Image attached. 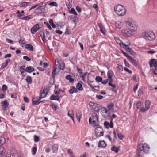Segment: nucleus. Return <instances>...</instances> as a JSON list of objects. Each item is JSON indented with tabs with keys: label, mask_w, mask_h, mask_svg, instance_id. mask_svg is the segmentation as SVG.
Here are the masks:
<instances>
[{
	"label": "nucleus",
	"mask_w": 157,
	"mask_h": 157,
	"mask_svg": "<svg viewBox=\"0 0 157 157\" xmlns=\"http://www.w3.org/2000/svg\"><path fill=\"white\" fill-rule=\"evenodd\" d=\"M150 149V147L147 143L139 144L136 151L137 157H142L144 153L148 154L149 152Z\"/></svg>",
	"instance_id": "nucleus-1"
},
{
	"label": "nucleus",
	"mask_w": 157,
	"mask_h": 157,
	"mask_svg": "<svg viewBox=\"0 0 157 157\" xmlns=\"http://www.w3.org/2000/svg\"><path fill=\"white\" fill-rule=\"evenodd\" d=\"M124 22L127 27L132 32H134L137 31V26L134 21L131 19H129L125 20Z\"/></svg>",
	"instance_id": "nucleus-2"
},
{
	"label": "nucleus",
	"mask_w": 157,
	"mask_h": 157,
	"mask_svg": "<svg viewBox=\"0 0 157 157\" xmlns=\"http://www.w3.org/2000/svg\"><path fill=\"white\" fill-rule=\"evenodd\" d=\"M114 10L116 14L120 16H124L126 12L125 8L120 4L116 5L114 7Z\"/></svg>",
	"instance_id": "nucleus-3"
},
{
	"label": "nucleus",
	"mask_w": 157,
	"mask_h": 157,
	"mask_svg": "<svg viewBox=\"0 0 157 157\" xmlns=\"http://www.w3.org/2000/svg\"><path fill=\"white\" fill-rule=\"evenodd\" d=\"M142 36L146 39L150 41H152L155 38V36L153 32L147 31L143 32Z\"/></svg>",
	"instance_id": "nucleus-4"
},
{
	"label": "nucleus",
	"mask_w": 157,
	"mask_h": 157,
	"mask_svg": "<svg viewBox=\"0 0 157 157\" xmlns=\"http://www.w3.org/2000/svg\"><path fill=\"white\" fill-rule=\"evenodd\" d=\"M98 118L96 113H92L91 117H89V123L92 122L94 126H97L98 125Z\"/></svg>",
	"instance_id": "nucleus-5"
},
{
	"label": "nucleus",
	"mask_w": 157,
	"mask_h": 157,
	"mask_svg": "<svg viewBox=\"0 0 157 157\" xmlns=\"http://www.w3.org/2000/svg\"><path fill=\"white\" fill-rule=\"evenodd\" d=\"M133 32L129 29H124L122 30L123 35L125 37H130L133 36Z\"/></svg>",
	"instance_id": "nucleus-6"
},
{
	"label": "nucleus",
	"mask_w": 157,
	"mask_h": 157,
	"mask_svg": "<svg viewBox=\"0 0 157 157\" xmlns=\"http://www.w3.org/2000/svg\"><path fill=\"white\" fill-rule=\"evenodd\" d=\"M55 62L56 65L58 66L61 70H63L64 69L65 64L63 61L61 60L59 61L57 59H56Z\"/></svg>",
	"instance_id": "nucleus-7"
},
{
	"label": "nucleus",
	"mask_w": 157,
	"mask_h": 157,
	"mask_svg": "<svg viewBox=\"0 0 157 157\" xmlns=\"http://www.w3.org/2000/svg\"><path fill=\"white\" fill-rule=\"evenodd\" d=\"M151 103V102L150 101H146L145 103V107H143L141 108L140 109L141 111L144 113L149 110L150 108Z\"/></svg>",
	"instance_id": "nucleus-8"
},
{
	"label": "nucleus",
	"mask_w": 157,
	"mask_h": 157,
	"mask_svg": "<svg viewBox=\"0 0 157 157\" xmlns=\"http://www.w3.org/2000/svg\"><path fill=\"white\" fill-rule=\"evenodd\" d=\"M95 132L97 137H100L103 135V132L100 127H97L95 129Z\"/></svg>",
	"instance_id": "nucleus-9"
},
{
	"label": "nucleus",
	"mask_w": 157,
	"mask_h": 157,
	"mask_svg": "<svg viewBox=\"0 0 157 157\" xmlns=\"http://www.w3.org/2000/svg\"><path fill=\"white\" fill-rule=\"evenodd\" d=\"M149 63L151 68H152L154 67L155 69L157 70V61L156 59H151Z\"/></svg>",
	"instance_id": "nucleus-10"
},
{
	"label": "nucleus",
	"mask_w": 157,
	"mask_h": 157,
	"mask_svg": "<svg viewBox=\"0 0 157 157\" xmlns=\"http://www.w3.org/2000/svg\"><path fill=\"white\" fill-rule=\"evenodd\" d=\"M89 105L90 108L93 109L95 111H97L99 110L98 105L96 103L90 102L89 103Z\"/></svg>",
	"instance_id": "nucleus-11"
},
{
	"label": "nucleus",
	"mask_w": 157,
	"mask_h": 157,
	"mask_svg": "<svg viewBox=\"0 0 157 157\" xmlns=\"http://www.w3.org/2000/svg\"><path fill=\"white\" fill-rule=\"evenodd\" d=\"M40 28L39 24L35 25L31 29V31L32 34H35Z\"/></svg>",
	"instance_id": "nucleus-12"
},
{
	"label": "nucleus",
	"mask_w": 157,
	"mask_h": 157,
	"mask_svg": "<svg viewBox=\"0 0 157 157\" xmlns=\"http://www.w3.org/2000/svg\"><path fill=\"white\" fill-rule=\"evenodd\" d=\"M113 118H112L110 123L105 121L104 123V125L107 128H113V124L112 121Z\"/></svg>",
	"instance_id": "nucleus-13"
},
{
	"label": "nucleus",
	"mask_w": 157,
	"mask_h": 157,
	"mask_svg": "<svg viewBox=\"0 0 157 157\" xmlns=\"http://www.w3.org/2000/svg\"><path fill=\"white\" fill-rule=\"evenodd\" d=\"M40 99H39V97H34L32 99V103L33 105H37L42 102L43 101H40Z\"/></svg>",
	"instance_id": "nucleus-14"
},
{
	"label": "nucleus",
	"mask_w": 157,
	"mask_h": 157,
	"mask_svg": "<svg viewBox=\"0 0 157 157\" xmlns=\"http://www.w3.org/2000/svg\"><path fill=\"white\" fill-rule=\"evenodd\" d=\"M48 90L46 89H44L42 92L40 93V94L39 97V99H41L42 98H44L46 97V95L48 94Z\"/></svg>",
	"instance_id": "nucleus-15"
},
{
	"label": "nucleus",
	"mask_w": 157,
	"mask_h": 157,
	"mask_svg": "<svg viewBox=\"0 0 157 157\" xmlns=\"http://www.w3.org/2000/svg\"><path fill=\"white\" fill-rule=\"evenodd\" d=\"M31 4V3L30 2H21L19 4V6L20 7L25 8L27 6H30Z\"/></svg>",
	"instance_id": "nucleus-16"
},
{
	"label": "nucleus",
	"mask_w": 157,
	"mask_h": 157,
	"mask_svg": "<svg viewBox=\"0 0 157 157\" xmlns=\"http://www.w3.org/2000/svg\"><path fill=\"white\" fill-rule=\"evenodd\" d=\"M130 44L131 43L130 42L128 43V44H126L124 43H120V46L122 48H125L127 51H128L131 49V48L128 47L129 45H130Z\"/></svg>",
	"instance_id": "nucleus-17"
},
{
	"label": "nucleus",
	"mask_w": 157,
	"mask_h": 157,
	"mask_svg": "<svg viewBox=\"0 0 157 157\" xmlns=\"http://www.w3.org/2000/svg\"><path fill=\"white\" fill-rule=\"evenodd\" d=\"M106 146V144L104 141H100L98 144V147L100 148H105Z\"/></svg>",
	"instance_id": "nucleus-18"
},
{
	"label": "nucleus",
	"mask_w": 157,
	"mask_h": 157,
	"mask_svg": "<svg viewBox=\"0 0 157 157\" xmlns=\"http://www.w3.org/2000/svg\"><path fill=\"white\" fill-rule=\"evenodd\" d=\"M129 60L135 66H137V64L136 60L133 59L132 57L130 56L128 58Z\"/></svg>",
	"instance_id": "nucleus-19"
},
{
	"label": "nucleus",
	"mask_w": 157,
	"mask_h": 157,
	"mask_svg": "<svg viewBox=\"0 0 157 157\" xmlns=\"http://www.w3.org/2000/svg\"><path fill=\"white\" fill-rule=\"evenodd\" d=\"M70 19L71 20V21L75 24H76L78 21V19L76 16H75L72 17V16H71L70 17Z\"/></svg>",
	"instance_id": "nucleus-20"
},
{
	"label": "nucleus",
	"mask_w": 157,
	"mask_h": 157,
	"mask_svg": "<svg viewBox=\"0 0 157 157\" xmlns=\"http://www.w3.org/2000/svg\"><path fill=\"white\" fill-rule=\"evenodd\" d=\"M25 71L29 73H31L34 70V68L31 66L27 67L25 68Z\"/></svg>",
	"instance_id": "nucleus-21"
},
{
	"label": "nucleus",
	"mask_w": 157,
	"mask_h": 157,
	"mask_svg": "<svg viewBox=\"0 0 157 157\" xmlns=\"http://www.w3.org/2000/svg\"><path fill=\"white\" fill-rule=\"evenodd\" d=\"M68 116L73 120V121H74V114L73 113V111L72 110H69L68 111V113L67 114Z\"/></svg>",
	"instance_id": "nucleus-22"
},
{
	"label": "nucleus",
	"mask_w": 157,
	"mask_h": 157,
	"mask_svg": "<svg viewBox=\"0 0 157 157\" xmlns=\"http://www.w3.org/2000/svg\"><path fill=\"white\" fill-rule=\"evenodd\" d=\"M107 106L109 111H113L114 110V104L113 103H109L108 104Z\"/></svg>",
	"instance_id": "nucleus-23"
},
{
	"label": "nucleus",
	"mask_w": 157,
	"mask_h": 157,
	"mask_svg": "<svg viewBox=\"0 0 157 157\" xmlns=\"http://www.w3.org/2000/svg\"><path fill=\"white\" fill-rule=\"evenodd\" d=\"M116 26L118 28H121L123 25V23L121 21H118L115 24Z\"/></svg>",
	"instance_id": "nucleus-24"
},
{
	"label": "nucleus",
	"mask_w": 157,
	"mask_h": 157,
	"mask_svg": "<svg viewBox=\"0 0 157 157\" xmlns=\"http://www.w3.org/2000/svg\"><path fill=\"white\" fill-rule=\"evenodd\" d=\"M78 91L77 89L75 87H71L69 90V93L70 94H72L74 93H76Z\"/></svg>",
	"instance_id": "nucleus-25"
},
{
	"label": "nucleus",
	"mask_w": 157,
	"mask_h": 157,
	"mask_svg": "<svg viewBox=\"0 0 157 157\" xmlns=\"http://www.w3.org/2000/svg\"><path fill=\"white\" fill-rule=\"evenodd\" d=\"M2 103L3 105V107L4 108H2V109L3 110H5L6 108L9 105V104L8 103L7 100H4L2 102Z\"/></svg>",
	"instance_id": "nucleus-26"
},
{
	"label": "nucleus",
	"mask_w": 157,
	"mask_h": 157,
	"mask_svg": "<svg viewBox=\"0 0 157 157\" xmlns=\"http://www.w3.org/2000/svg\"><path fill=\"white\" fill-rule=\"evenodd\" d=\"M59 98L60 97L58 95H55L53 94L51 96L50 99L51 100H58Z\"/></svg>",
	"instance_id": "nucleus-27"
},
{
	"label": "nucleus",
	"mask_w": 157,
	"mask_h": 157,
	"mask_svg": "<svg viewBox=\"0 0 157 157\" xmlns=\"http://www.w3.org/2000/svg\"><path fill=\"white\" fill-rule=\"evenodd\" d=\"M26 80L27 83L28 84H30L32 82V80L31 77L29 76H27Z\"/></svg>",
	"instance_id": "nucleus-28"
},
{
	"label": "nucleus",
	"mask_w": 157,
	"mask_h": 157,
	"mask_svg": "<svg viewBox=\"0 0 157 157\" xmlns=\"http://www.w3.org/2000/svg\"><path fill=\"white\" fill-rule=\"evenodd\" d=\"M38 10V12L39 13H44L45 10L44 7H38L36 9Z\"/></svg>",
	"instance_id": "nucleus-29"
},
{
	"label": "nucleus",
	"mask_w": 157,
	"mask_h": 157,
	"mask_svg": "<svg viewBox=\"0 0 157 157\" xmlns=\"http://www.w3.org/2000/svg\"><path fill=\"white\" fill-rule=\"evenodd\" d=\"M114 75V73L112 70H109L108 71L107 75L109 78H112Z\"/></svg>",
	"instance_id": "nucleus-30"
},
{
	"label": "nucleus",
	"mask_w": 157,
	"mask_h": 157,
	"mask_svg": "<svg viewBox=\"0 0 157 157\" xmlns=\"http://www.w3.org/2000/svg\"><path fill=\"white\" fill-rule=\"evenodd\" d=\"M16 14L17 15V16L19 19L21 18V17L24 15V11L22 10L21 12L18 10L16 13Z\"/></svg>",
	"instance_id": "nucleus-31"
},
{
	"label": "nucleus",
	"mask_w": 157,
	"mask_h": 157,
	"mask_svg": "<svg viewBox=\"0 0 157 157\" xmlns=\"http://www.w3.org/2000/svg\"><path fill=\"white\" fill-rule=\"evenodd\" d=\"M82 116V113L81 112L79 111L76 113V117L78 122L80 121V118Z\"/></svg>",
	"instance_id": "nucleus-32"
},
{
	"label": "nucleus",
	"mask_w": 157,
	"mask_h": 157,
	"mask_svg": "<svg viewBox=\"0 0 157 157\" xmlns=\"http://www.w3.org/2000/svg\"><path fill=\"white\" fill-rule=\"evenodd\" d=\"M65 78L67 80H69V82L71 83H73L74 81V80L72 78H71V75H70L66 76Z\"/></svg>",
	"instance_id": "nucleus-33"
},
{
	"label": "nucleus",
	"mask_w": 157,
	"mask_h": 157,
	"mask_svg": "<svg viewBox=\"0 0 157 157\" xmlns=\"http://www.w3.org/2000/svg\"><path fill=\"white\" fill-rule=\"evenodd\" d=\"M58 146L57 144H54L52 146V150L53 152H56L58 150Z\"/></svg>",
	"instance_id": "nucleus-34"
},
{
	"label": "nucleus",
	"mask_w": 157,
	"mask_h": 157,
	"mask_svg": "<svg viewBox=\"0 0 157 157\" xmlns=\"http://www.w3.org/2000/svg\"><path fill=\"white\" fill-rule=\"evenodd\" d=\"M25 48L26 49L31 51H33V46L30 44H27L25 45Z\"/></svg>",
	"instance_id": "nucleus-35"
},
{
	"label": "nucleus",
	"mask_w": 157,
	"mask_h": 157,
	"mask_svg": "<svg viewBox=\"0 0 157 157\" xmlns=\"http://www.w3.org/2000/svg\"><path fill=\"white\" fill-rule=\"evenodd\" d=\"M6 152L4 148L2 146H0V155H3Z\"/></svg>",
	"instance_id": "nucleus-36"
},
{
	"label": "nucleus",
	"mask_w": 157,
	"mask_h": 157,
	"mask_svg": "<svg viewBox=\"0 0 157 157\" xmlns=\"http://www.w3.org/2000/svg\"><path fill=\"white\" fill-rule=\"evenodd\" d=\"M10 59H8L6 61V62L3 63H2V67H1L2 68H5V67H6L7 66L8 63L10 62Z\"/></svg>",
	"instance_id": "nucleus-37"
},
{
	"label": "nucleus",
	"mask_w": 157,
	"mask_h": 157,
	"mask_svg": "<svg viewBox=\"0 0 157 157\" xmlns=\"http://www.w3.org/2000/svg\"><path fill=\"white\" fill-rule=\"evenodd\" d=\"M69 13L73 14L75 16L77 15V13L75 9L73 8H72L69 11Z\"/></svg>",
	"instance_id": "nucleus-38"
},
{
	"label": "nucleus",
	"mask_w": 157,
	"mask_h": 157,
	"mask_svg": "<svg viewBox=\"0 0 157 157\" xmlns=\"http://www.w3.org/2000/svg\"><path fill=\"white\" fill-rule=\"evenodd\" d=\"M33 18V16L32 15H29L28 16L25 17L21 19L23 20H28Z\"/></svg>",
	"instance_id": "nucleus-39"
},
{
	"label": "nucleus",
	"mask_w": 157,
	"mask_h": 157,
	"mask_svg": "<svg viewBox=\"0 0 157 157\" xmlns=\"http://www.w3.org/2000/svg\"><path fill=\"white\" fill-rule=\"evenodd\" d=\"M76 87L78 90L80 91H82L83 89L82 84L79 83H78L77 84Z\"/></svg>",
	"instance_id": "nucleus-40"
},
{
	"label": "nucleus",
	"mask_w": 157,
	"mask_h": 157,
	"mask_svg": "<svg viewBox=\"0 0 157 157\" xmlns=\"http://www.w3.org/2000/svg\"><path fill=\"white\" fill-rule=\"evenodd\" d=\"M123 70V66L121 65H118L117 67V70L118 72H121Z\"/></svg>",
	"instance_id": "nucleus-41"
},
{
	"label": "nucleus",
	"mask_w": 157,
	"mask_h": 157,
	"mask_svg": "<svg viewBox=\"0 0 157 157\" xmlns=\"http://www.w3.org/2000/svg\"><path fill=\"white\" fill-rule=\"evenodd\" d=\"M111 150L113 151H115L116 153H117L119 150V148L115 146H113L111 148Z\"/></svg>",
	"instance_id": "nucleus-42"
},
{
	"label": "nucleus",
	"mask_w": 157,
	"mask_h": 157,
	"mask_svg": "<svg viewBox=\"0 0 157 157\" xmlns=\"http://www.w3.org/2000/svg\"><path fill=\"white\" fill-rule=\"evenodd\" d=\"M59 70L58 68L55 67L52 72V75L53 76H55L57 73L59 72Z\"/></svg>",
	"instance_id": "nucleus-43"
},
{
	"label": "nucleus",
	"mask_w": 157,
	"mask_h": 157,
	"mask_svg": "<svg viewBox=\"0 0 157 157\" xmlns=\"http://www.w3.org/2000/svg\"><path fill=\"white\" fill-rule=\"evenodd\" d=\"M37 148L36 147H33L32 150V153L33 155H34L36 154L37 151Z\"/></svg>",
	"instance_id": "nucleus-44"
},
{
	"label": "nucleus",
	"mask_w": 157,
	"mask_h": 157,
	"mask_svg": "<svg viewBox=\"0 0 157 157\" xmlns=\"http://www.w3.org/2000/svg\"><path fill=\"white\" fill-rule=\"evenodd\" d=\"M89 73H88L87 72H86L84 74H83L82 75L80 76V77L82 78V80L83 81H85V77L87 75H89Z\"/></svg>",
	"instance_id": "nucleus-45"
},
{
	"label": "nucleus",
	"mask_w": 157,
	"mask_h": 157,
	"mask_svg": "<svg viewBox=\"0 0 157 157\" xmlns=\"http://www.w3.org/2000/svg\"><path fill=\"white\" fill-rule=\"evenodd\" d=\"M103 111L106 114H110V111L107 109V108L105 107H104L102 108Z\"/></svg>",
	"instance_id": "nucleus-46"
},
{
	"label": "nucleus",
	"mask_w": 157,
	"mask_h": 157,
	"mask_svg": "<svg viewBox=\"0 0 157 157\" xmlns=\"http://www.w3.org/2000/svg\"><path fill=\"white\" fill-rule=\"evenodd\" d=\"M102 79V78L99 76H97L95 78V80L98 82H101Z\"/></svg>",
	"instance_id": "nucleus-47"
},
{
	"label": "nucleus",
	"mask_w": 157,
	"mask_h": 157,
	"mask_svg": "<svg viewBox=\"0 0 157 157\" xmlns=\"http://www.w3.org/2000/svg\"><path fill=\"white\" fill-rule=\"evenodd\" d=\"M51 106L52 109L55 110H56L59 108L58 105L54 104H52L51 105Z\"/></svg>",
	"instance_id": "nucleus-48"
},
{
	"label": "nucleus",
	"mask_w": 157,
	"mask_h": 157,
	"mask_svg": "<svg viewBox=\"0 0 157 157\" xmlns=\"http://www.w3.org/2000/svg\"><path fill=\"white\" fill-rule=\"evenodd\" d=\"M5 139L3 137H0V143L2 145L5 142Z\"/></svg>",
	"instance_id": "nucleus-49"
},
{
	"label": "nucleus",
	"mask_w": 157,
	"mask_h": 157,
	"mask_svg": "<svg viewBox=\"0 0 157 157\" xmlns=\"http://www.w3.org/2000/svg\"><path fill=\"white\" fill-rule=\"evenodd\" d=\"M49 23L53 28L56 27V25L53 23V21L52 19H50L49 21Z\"/></svg>",
	"instance_id": "nucleus-50"
},
{
	"label": "nucleus",
	"mask_w": 157,
	"mask_h": 157,
	"mask_svg": "<svg viewBox=\"0 0 157 157\" xmlns=\"http://www.w3.org/2000/svg\"><path fill=\"white\" fill-rule=\"evenodd\" d=\"M48 4L50 6H54L56 7L58 6L57 4L54 1H52L50 2Z\"/></svg>",
	"instance_id": "nucleus-51"
},
{
	"label": "nucleus",
	"mask_w": 157,
	"mask_h": 157,
	"mask_svg": "<svg viewBox=\"0 0 157 157\" xmlns=\"http://www.w3.org/2000/svg\"><path fill=\"white\" fill-rule=\"evenodd\" d=\"M117 136L119 139L121 140H122L124 138V136L121 133H118Z\"/></svg>",
	"instance_id": "nucleus-52"
},
{
	"label": "nucleus",
	"mask_w": 157,
	"mask_h": 157,
	"mask_svg": "<svg viewBox=\"0 0 157 157\" xmlns=\"http://www.w3.org/2000/svg\"><path fill=\"white\" fill-rule=\"evenodd\" d=\"M114 39L117 43L119 44L120 45V43H123L119 39L118 37H116L114 38Z\"/></svg>",
	"instance_id": "nucleus-53"
},
{
	"label": "nucleus",
	"mask_w": 157,
	"mask_h": 157,
	"mask_svg": "<svg viewBox=\"0 0 157 157\" xmlns=\"http://www.w3.org/2000/svg\"><path fill=\"white\" fill-rule=\"evenodd\" d=\"M61 91H63L59 89L57 87V89H56L55 90H54V93L56 94H58Z\"/></svg>",
	"instance_id": "nucleus-54"
},
{
	"label": "nucleus",
	"mask_w": 157,
	"mask_h": 157,
	"mask_svg": "<svg viewBox=\"0 0 157 157\" xmlns=\"http://www.w3.org/2000/svg\"><path fill=\"white\" fill-rule=\"evenodd\" d=\"M44 2V0L40 2V3L37 4V6H38L39 7H44L43 6V4Z\"/></svg>",
	"instance_id": "nucleus-55"
},
{
	"label": "nucleus",
	"mask_w": 157,
	"mask_h": 157,
	"mask_svg": "<svg viewBox=\"0 0 157 157\" xmlns=\"http://www.w3.org/2000/svg\"><path fill=\"white\" fill-rule=\"evenodd\" d=\"M26 67L25 65H23L19 68L20 71H25Z\"/></svg>",
	"instance_id": "nucleus-56"
},
{
	"label": "nucleus",
	"mask_w": 157,
	"mask_h": 157,
	"mask_svg": "<svg viewBox=\"0 0 157 157\" xmlns=\"http://www.w3.org/2000/svg\"><path fill=\"white\" fill-rule=\"evenodd\" d=\"M128 52L130 53V54L132 55H136V53L133 51L131 49H130Z\"/></svg>",
	"instance_id": "nucleus-57"
},
{
	"label": "nucleus",
	"mask_w": 157,
	"mask_h": 157,
	"mask_svg": "<svg viewBox=\"0 0 157 157\" xmlns=\"http://www.w3.org/2000/svg\"><path fill=\"white\" fill-rule=\"evenodd\" d=\"M39 137L36 135H34V141L35 142H38L39 141Z\"/></svg>",
	"instance_id": "nucleus-58"
},
{
	"label": "nucleus",
	"mask_w": 157,
	"mask_h": 157,
	"mask_svg": "<svg viewBox=\"0 0 157 157\" xmlns=\"http://www.w3.org/2000/svg\"><path fill=\"white\" fill-rule=\"evenodd\" d=\"M7 89V87L6 85H3L2 86V90L3 91H6Z\"/></svg>",
	"instance_id": "nucleus-59"
},
{
	"label": "nucleus",
	"mask_w": 157,
	"mask_h": 157,
	"mask_svg": "<svg viewBox=\"0 0 157 157\" xmlns=\"http://www.w3.org/2000/svg\"><path fill=\"white\" fill-rule=\"evenodd\" d=\"M141 102L140 101H139L136 103V107L137 109H139L141 106Z\"/></svg>",
	"instance_id": "nucleus-60"
},
{
	"label": "nucleus",
	"mask_w": 157,
	"mask_h": 157,
	"mask_svg": "<svg viewBox=\"0 0 157 157\" xmlns=\"http://www.w3.org/2000/svg\"><path fill=\"white\" fill-rule=\"evenodd\" d=\"M23 59L25 60L26 61H29L31 60L28 57L26 56H23Z\"/></svg>",
	"instance_id": "nucleus-61"
},
{
	"label": "nucleus",
	"mask_w": 157,
	"mask_h": 157,
	"mask_svg": "<svg viewBox=\"0 0 157 157\" xmlns=\"http://www.w3.org/2000/svg\"><path fill=\"white\" fill-rule=\"evenodd\" d=\"M67 152L68 154L70 155V156H72L73 155V152L71 149H69L67 150Z\"/></svg>",
	"instance_id": "nucleus-62"
},
{
	"label": "nucleus",
	"mask_w": 157,
	"mask_h": 157,
	"mask_svg": "<svg viewBox=\"0 0 157 157\" xmlns=\"http://www.w3.org/2000/svg\"><path fill=\"white\" fill-rule=\"evenodd\" d=\"M44 23L46 25L48 28L49 29L51 30L52 28L50 25L47 22H44Z\"/></svg>",
	"instance_id": "nucleus-63"
},
{
	"label": "nucleus",
	"mask_w": 157,
	"mask_h": 157,
	"mask_svg": "<svg viewBox=\"0 0 157 157\" xmlns=\"http://www.w3.org/2000/svg\"><path fill=\"white\" fill-rule=\"evenodd\" d=\"M121 52L123 53V54L127 58H128L130 56L127 54L126 52H124L123 50H121Z\"/></svg>",
	"instance_id": "nucleus-64"
}]
</instances>
